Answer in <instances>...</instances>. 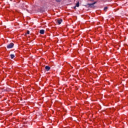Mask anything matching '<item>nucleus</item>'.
I'll return each instance as SVG.
<instances>
[{
    "label": "nucleus",
    "mask_w": 128,
    "mask_h": 128,
    "mask_svg": "<svg viewBox=\"0 0 128 128\" xmlns=\"http://www.w3.org/2000/svg\"><path fill=\"white\" fill-rule=\"evenodd\" d=\"M14 43H10L7 46L6 48H14Z\"/></svg>",
    "instance_id": "f257e3e1"
},
{
    "label": "nucleus",
    "mask_w": 128,
    "mask_h": 128,
    "mask_svg": "<svg viewBox=\"0 0 128 128\" xmlns=\"http://www.w3.org/2000/svg\"><path fill=\"white\" fill-rule=\"evenodd\" d=\"M96 4V2H95L92 4H88V6L89 8H92V6H94V4Z\"/></svg>",
    "instance_id": "f03ea898"
},
{
    "label": "nucleus",
    "mask_w": 128,
    "mask_h": 128,
    "mask_svg": "<svg viewBox=\"0 0 128 128\" xmlns=\"http://www.w3.org/2000/svg\"><path fill=\"white\" fill-rule=\"evenodd\" d=\"M62 19H60V20H56V22H57V24H62Z\"/></svg>",
    "instance_id": "7ed1b4c3"
},
{
    "label": "nucleus",
    "mask_w": 128,
    "mask_h": 128,
    "mask_svg": "<svg viewBox=\"0 0 128 128\" xmlns=\"http://www.w3.org/2000/svg\"><path fill=\"white\" fill-rule=\"evenodd\" d=\"M45 68L46 70H47V72H48V70H50V67L49 66H46Z\"/></svg>",
    "instance_id": "20e7f679"
},
{
    "label": "nucleus",
    "mask_w": 128,
    "mask_h": 128,
    "mask_svg": "<svg viewBox=\"0 0 128 128\" xmlns=\"http://www.w3.org/2000/svg\"><path fill=\"white\" fill-rule=\"evenodd\" d=\"M40 34H44V30H40Z\"/></svg>",
    "instance_id": "39448f33"
},
{
    "label": "nucleus",
    "mask_w": 128,
    "mask_h": 128,
    "mask_svg": "<svg viewBox=\"0 0 128 128\" xmlns=\"http://www.w3.org/2000/svg\"><path fill=\"white\" fill-rule=\"evenodd\" d=\"M25 5H26V4L24 2L20 4L21 8H24V6Z\"/></svg>",
    "instance_id": "423d86ee"
},
{
    "label": "nucleus",
    "mask_w": 128,
    "mask_h": 128,
    "mask_svg": "<svg viewBox=\"0 0 128 128\" xmlns=\"http://www.w3.org/2000/svg\"><path fill=\"white\" fill-rule=\"evenodd\" d=\"M10 56L12 60V58H14L16 56L14 54H11L10 55Z\"/></svg>",
    "instance_id": "0eeeda50"
},
{
    "label": "nucleus",
    "mask_w": 128,
    "mask_h": 128,
    "mask_svg": "<svg viewBox=\"0 0 128 128\" xmlns=\"http://www.w3.org/2000/svg\"><path fill=\"white\" fill-rule=\"evenodd\" d=\"M76 6L77 8H78V6H80V2H78L76 5Z\"/></svg>",
    "instance_id": "6e6552de"
},
{
    "label": "nucleus",
    "mask_w": 128,
    "mask_h": 128,
    "mask_svg": "<svg viewBox=\"0 0 128 128\" xmlns=\"http://www.w3.org/2000/svg\"><path fill=\"white\" fill-rule=\"evenodd\" d=\"M56 2H62V0H56Z\"/></svg>",
    "instance_id": "1a4fd4ad"
},
{
    "label": "nucleus",
    "mask_w": 128,
    "mask_h": 128,
    "mask_svg": "<svg viewBox=\"0 0 128 128\" xmlns=\"http://www.w3.org/2000/svg\"><path fill=\"white\" fill-rule=\"evenodd\" d=\"M106 10H108V7H105L104 8V10H105V12H106Z\"/></svg>",
    "instance_id": "9d476101"
},
{
    "label": "nucleus",
    "mask_w": 128,
    "mask_h": 128,
    "mask_svg": "<svg viewBox=\"0 0 128 128\" xmlns=\"http://www.w3.org/2000/svg\"><path fill=\"white\" fill-rule=\"evenodd\" d=\"M27 34H30V30H28L26 32Z\"/></svg>",
    "instance_id": "9b49d317"
},
{
    "label": "nucleus",
    "mask_w": 128,
    "mask_h": 128,
    "mask_svg": "<svg viewBox=\"0 0 128 128\" xmlns=\"http://www.w3.org/2000/svg\"><path fill=\"white\" fill-rule=\"evenodd\" d=\"M76 6H74V10H76Z\"/></svg>",
    "instance_id": "f8f14e48"
},
{
    "label": "nucleus",
    "mask_w": 128,
    "mask_h": 128,
    "mask_svg": "<svg viewBox=\"0 0 128 128\" xmlns=\"http://www.w3.org/2000/svg\"><path fill=\"white\" fill-rule=\"evenodd\" d=\"M92 0V2H94V0Z\"/></svg>",
    "instance_id": "ddd939ff"
}]
</instances>
